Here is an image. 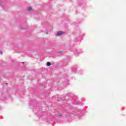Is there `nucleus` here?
Wrapping results in <instances>:
<instances>
[{"instance_id":"nucleus-1","label":"nucleus","mask_w":126,"mask_h":126,"mask_svg":"<svg viewBox=\"0 0 126 126\" xmlns=\"http://www.w3.org/2000/svg\"><path fill=\"white\" fill-rule=\"evenodd\" d=\"M84 110L77 108L71 107L68 110L62 111L57 114L58 118L66 119L67 120H76L78 121L81 119Z\"/></svg>"},{"instance_id":"nucleus-2","label":"nucleus","mask_w":126,"mask_h":126,"mask_svg":"<svg viewBox=\"0 0 126 126\" xmlns=\"http://www.w3.org/2000/svg\"><path fill=\"white\" fill-rule=\"evenodd\" d=\"M66 95L69 97V98H73V103L75 105H79L80 102L79 101L77 100V97L74 95V94L72 93H68L66 94Z\"/></svg>"},{"instance_id":"nucleus-3","label":"nucleus","mask_w":126,"mask_h":126,"mask_svg":"<svg viewBox=\"0 0 126 126\" xmlns=\"http://www.w3.org/2000/svg\"><path fill=\"white\" fill-rule=\"evenodd\" d=\"M71 51L73 52L74 55L76 57H77V56H79V55H80V54H82V53H83L82 49H77L76 48H72Z\"/></svg>"},{"instance_id":"nucleus-4","label":"nucleus","mask_w":126,"mask_h":126,"mask_svg":"<svg viewBox=\"0 0 126 126\" xmlns=\"http://www.w3.org/2000/svg\"><path fill=\"white\" fill-rule=\"evenodd\" d=\"M83 36H84V33L80 31L77 32L76 35V39L79 42L83 38Z\"/></svg>"},{"instance_id":"nucleus-5","label":"nucleus","mask_w":126,"mask_h":126,"mask_svg":"<svg viewBox=\"0 0 126 126\" xmlns=\"http://www.w3.org/2000/svg\"><path fill=\"white\" fill-rule=\"evenodd\" d=\"M77 70V66H73L72 67V72H76Z\"/></svg>"},{"instance_id":"nucleus-6","label":"nucleus","mask_w":126,"mask_h":126,"mask_svg":"<svg viewBox=\"0 0 126 126\" xmlns=\"http://www.w3.org/2000/svg\"><path fill=\"white\" fill-rule=\"evenodd\" d=\"M63 34V32L60 31L57 32V36H61Z\"/></svg>"},{"instance_id":"nucleus-7","label":"nucleus","mask_w":126,"mask_h":126,"mask_svg":"<svg viewBox=\"0 0 126 126\" xmlns=\"http://www.w3.org/2000/svg\"><path fill=\"white\" fill-rule=\"evenodd\" d=\"M84 72L83 70H79L78 71V73H80V74H82Z\"/></svg>"},{"instance_id":"nucleus-8","label":"nucleus","mask_w":126,"mask_h":126,"mask_svg":"<svg viewBox=\"0 0 126 126\" xmlns=\"http://www.w3.org/2000/svg\"><path fill=\"white\" fill-rule=\"evenodd\" d=\"M31 9H32V8L31 7H29L27 9V11H30V10H31Z\"/></svg>"},{"instance_id":"nucleus-9","label":"nucleus","mask_w":126,"mask_h":126,"mask_svg":"<svg viewBox=\"0 0 126 126\" xmlns=\"http://www.w3.org/2000/svg\"><path fill=\"white\" fill-rule=\"evenodd\" d=\"M46 65L47 66H50L51 65V62H47Z\"/></svg>"},{"instance_id":"nucleus-10","label":"nucleus","mask_w":126,"mask_h":126,"mask_svg":"<svg viewBox=\"0 0 126 126\" xmlns=\"http://www.w3.org/2000/svg\"><path fill=\"white\" fill-rule=\"evenodd\" d=\"M61 98H62V100H64V99H65L63 96H61Z\"/></svg>"},{"instance_id":"nucleus-11","label":"nucleus","mask_w":126,"mask_h":126,"mask_svg":"<svg viewBox=\"0 0 126 126\" xmlns=\"http://www.w3.org/2000/svg\"><path fill=\"white\" fill-rule=\"evenodd\" d=\"M0 55H1L2 54V52L0 51Z\"/></svg>"},{"instance_id":"nucleus-12","label":"nucleus","mask_w":126,"mask_h":126,"mask_svg":"<svg viewBox=\"0 0 126 126\" xmlns=\"http://www.w3.org/2000/svg\"><path fill=\"white\" fill-rule=\"evenodd\" d=\"M0 3H1V0H0Z\"/></svg>"},{"instance_id":"nucleus-13","label":"nucleus","mask_w":126,"mask_h":126,"mask_svg":"<svg viewBox=\"0 0 126 126\" xmlns=\"http://www.w3.org/2000/svg\"><path fill=\"white\" fill-rule=\"evenodd\" d=\"M24 63V62H23V63Z\"/></svg>"},{"instance_id":"nucleus-14","label":"nucleus","mask_w":126,"mask_h":126,"mask_svg":"<svg viewBox=\"0 0 126 126\" xmlns=\"http://www.w3.org/2000/svg\"><path fill=\"white\" fill-rule=\"evenodd\" d=\"M85 7H86V4H85Z\"/></svg>"},{"instance_id":"nucleus-15","label":"nucleus","mask_w":126,"mask_h":126,"mask_svg":"<svg viewBox=\"0 0 126 126\" xmlns=\"http://www.w3.org/2000/svg\"><path fill=\"white\" fill-rule=\"evenodd\" d=\"M0 100H2V98H0Z\"/></svg>"},{"instance_id":"nucleus-16","label":"nucleus","mask_w":126,"mask_h":126,"mask_svg":"<svg viewBox=\"0 0 126 126\" xmlns=\"http://www.w3.org/2000/svg\"><path fill=\"white\" fill-rule=\"evenodd\" d=\"M46 34H48V32H47Z\"/></svg>"}]
</instances>
